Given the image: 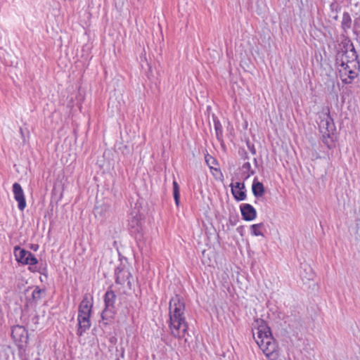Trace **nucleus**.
<instances>
[{
    "label": "nucleus",
    "mask_w": 360,
    "mask_h": 360,
    "mask_svg": "<svg viewBox=\"0 0 360 360\" xmlns=\"http://www.w3.org/2000/svg\"><path fill=\"white\" fill-rule=\"evenodd\" d=\"M333 134L334 132L322 133V141L330 149L335 146Z\"/></svg>",
    "instance_id": "obj_15"
},
{
    "label": "nucleus",
    "mask_w": 360,
    "mask_h": 360,
    "mask_svg": "<svg viewBox=\"0 0 360 360\" xmlns=\"http://www.w3.org/2000/svg\"><path fill=\"white\" fill-rule=\"evenodd\" d=\"M14 255L18 262L23 264L27 256L30 255V252L22 249L19 246H15L14 248Z\"/></svg>",
    "instance_id": "obj_13"
},
{
    "label": "nucleus",
    "mask_w": 360,
    "mask_h": 360,
    "mask_svg": "<svg viewBox=\"0 0 360 360\" xmlns=\"http://www.w3.org/2000/svg\"><path fill=\"white\" fill-rule=\"evenodd\" d=\"M169 328L172 336L181 339L188 330V323L185 316V304L184 300L176 295L169 301Z\"/></svg>",
    "instance_id": "obj_2"
},
{
    "label": "nucleus",
    "mask_w": 360,
    "mask_h": 360,
    "mask_svg": "<svg viewBox=\"0 0 360 360\" xmlns=\"http://www.w3.org/2000/svg\"><path fill=\"white\" fill-rule=\"evenodd\" d=\"M252 191L256 198L262 197L265 192L264 185L261 182L257 181L256 179L253 181Z\"/></svg>",
    "instance_id": "obj_14"
},
{
    "label": "nucleus",
    "mask_w": 360,
    "mask_h": 360,
    "mask_svg": "<svg viewBox=\"0 0 360 360\" xmlns=\"http://www.w3.org/2000/svg\"><path fill=\"white\" fill-rule=\"evenodd\" d=\"M354 62H342L339 68L340 77L343 83L350 84L356 77L357 73L354 70Z\"/></svg>",
    "instance_id": "obj_4"
},
{
    "label": "nucleus",
    "mask_w": 360,
    "mask_h": 360,
    "mask_svg": "<svg viewBox=\"0 0 360 360\" xmlns=\"http://www.w3.org/2000/svg\"><path fill=\"white\" fill-rule=\"evenodd\" d=\"M320 118L319 127L321 133H329L335 131V126L329 112L323 113Z\"/></svg>",
    "instance_id": "obj_7"
},
{
    "label": "nucleus",
    "mask_w": 360,
    "mask_h": 360,
    "mask_svg": "<svg viewBox=\"0 0 360 360\" xmlns=\"http://www.w3.org/2000/svg\"><path fill=\"white\" fill-rule=\"evenodd\" d=\"M92 307L93 298L89 295H85L78 309V329L77 333L79 336H82L90 328V317Z\"/></svg>",
    "instance_id": "obj_3"
},
{
    "label": "nucleus",
    "mask_w": 360,
    "mask_h": 360,
    "mask_svg": "<svg viewBox=\"0 0 360 360\" xmlns=\"http://www.w3.org/2000/svg\"><path fill=\"white\" fill-rule=\"evenodd\" d=\"M205 162L210 169L211 171L214 168V166L217 164V160L209 154L206 155L205 157Z\"/></svg>",
    "instance_id": "obj_19"
},
{
    "label": "nucleus",
    "mask_w": 360,
    "mask_h": 360,
    "mask_svg": "<svg viewBox=\"0 0 360 360\" xmlns=\"http://www.w3.org/2000/svg\"><path fill=\"white\" fill-rule=\"evenodd\" d=\"M212 174L215 176L216 179H221L223 178V174L220 169L214 168L212 171H211Z\"/></svg>",
    "instance_id": "obj_23"
},
{
    "label": "nucleus",
    "mask_w": 360,
    "mask_h": 360,
    "mask_svg": "<svg viewBox=\"0 0 360 360\" xmlns=\"http://www.w3.org/2000/svg\"><path fill=\"white\" fill-rule=\"evenodd\" d=\"M116 300V295L112 290H108L104 296V302L105 309L102 313V319L103 320H109L112 319L114 314V304Z\"/></svg>",
    "instance_id": "obj_6"
},
{
    "label": "nucleus",
    "mask_w": 360,
    "mask_h": 360,
    "mask_svg": "<svg viewBox=\"0 0 360 360\" xmlns=\"http://www.w3.org/2000/svg\"><path fill=\"white\" fill-rule=\"evenodd\" d=\"M25 328L21 327V326H15L12 329V335L13 336V338H15V333H20V334H22L25 333Z\"/></svg>",
    "instance_id": "obj_22"
},
{
    "label": "nucleus",
    "mask_w": 360,
    "mask_h": 360,
    "mask_svg": "<svg viewBox=\"0 0 360 360\" xmlns=\"http://www.w3.org/2000/svg\"><path fill=\"white\" fill-rule=\"evenodd\" d=\"M263 226L264 224L262 223L252 224L250 226L251 233L255 236H263V233L262 231Z\"/></svg>",
    "instance_id": "obj_18"
},
{
    "label": "nucleus",
    "mask_w": 360,
    "mask_h": 360,
    "mask_svg": "<svg viewBox=\"0 0 360 360\" xmlns=\"http://www.w3.org/2000/svg\"><path fill=\"white\" fill-rule=\"evenodd\" d=\"M253 337L260 349L269 360H276L278 349L272 336L270 328L262 319H257L253 323Z\"/></svg>",
    "instance_id": "obj_1"
},
{
    "label": "nucleus",
    "mask_w": 360,
    "mask_h": 360,
    "mask_svg": "<svg viewBox=\"0 0 360 360\" xmlns=\"http://www.w3.org/2000/svg\"><path fill=\"white\" fill-rule=\"evenodd\" d=\"M242 174L245 179H248L254 174L251 165L249 162H245L242 166Z\"/></svg>",
    "instance_id": "obj_16"
},
{
    "label": "nucleus",
    "mask_w": 360,
    "mask_h": 360,
    "mask_svg": "<svg viewBox=\"0 0 360 360\" xmlns=\"http://www.w3.org/2000/svg\"><path fill=\"white\" fill-rule=\"evenodd\" d=\"M13 193L15 200L18 202V208L22 211L26 207V200L24 191L18 183L13 184Z\"/></svg>",
    "instance_id": "obj_8"
},
{
    "label": "nucleus",
    "mask_w": 360,
    "mask_h": 360,
    "mask_svg": "<svg viewBox=\"0 0 360 360\" xmlns=\"http://www.w3.org/2000/svg\"><path fill=\"white\" fill-rule=\"evenodd\" d=\"M45 294V290L36 287L32 292V297L27 301V304H37L39 300H41L43 295Z\"/></svg>",
    "instance_id": "obj_12"
},
{
    "label": "nucleus",
    "mask_w": 360,
    "mask_h": 360,
    "mask_svg": "<svg viewBox=\"0 0 360 360\" xmlns=\"http://www.w3.org/2000/svg\"><path fill=\"white\" fill-rule=\"evenodd\" d=\"M310 158L311 160L314 161V160L320 158V155L317 151L313 150V151H311V153L310 154Z\"/></svg>",
    "instance_id": "obj_24"
},
{
    "label": "nucleus",
    "mask_w": 360,
    "mask_h": 360,
    "mask_svg": "<svg viewBox=\"0 0 360 360\" xmlns=\"http://www.w3.org/2000/svg\"><path fill=\"white\" fill-rule=\"evenodd\" d=\"M129 226L134 232H139L142 226V217L139 211H133L129 217Z\"/></svg>",
    "instance_id": "obj_9"
},
{
    "label": "nucleus",
    "mask_w": 360,
    "mask_h": 360,
    "mask_svg": "<svg viewBox=\"0 0 360 360\" xmlns=\"http://www.w3.org/2000/svg\"><path fill=\"white\" fill-rule=\"evenodd\" d=\"M231 193L238 201L244 200L246 198L245 185L243 183L236 182L231 184Z\"/></svg>",
    "instance_id": "obj_10"
},
{
    "label": "nucleus",
    "mask_w": 360,
    "mask_h": 360,
    "mask_svg": "<svg viewBox=\"0 0 360 360\" xmlns=\"http://www.w3.org/2000/svg\"><path fill=\"white\" fill-rule=\"evenodd\" d=\"M214 128L216 131V136L218 139H220V138L222 136V128L221 126V124L219 121L214 122Z\"/></svg>",
    "instance_id": "obj_21"
},
{
    "label": "nucleus",
    "mask_w": 360,
    "mask_h": 360,
    "mask_svg": "<svg viewBox=\"0 0 360 360\" xmlns=\"http://www.w3.org/2000/svg\"><path fill=\"white\" fill-rule=\"evenodd\" d=\"M115 274L116 283L122 285L124 288L131 289V283L130 278L131 276L127 267L122 265L117 266L115 269Z\"/></svg>",
    "instance_id": "obj_5"
},
{
    "label": "nucleus",
    "mask_w": 360,
    "mask_h": 360,
    "mask_svg": "<svg viewBox=\"0 0 360 360\" xmlns=\"http://www.w3.org/2000/svg\"><path fill=\"white\" fill-rule=\"evenodd\" d=\"M173 195L175 204L179 206L180 203V188L178 183L176 181H173Z\"/></svg>",
    "instance_id": "obj_17"
},
{
    "label": "nucleus",
    "mask_w": 360,
    "mask_h": 360,
    "mask_svg": "<svg viewBox=\"0 0 360 360\" xmlns=\"http://www.w3.org/2000/svg\"><path fill=\"white\" fill-rule=\"evenodd\" d=\"M240 212L243 218L245 221H252L257 217L255 209L250 204L245 203L240 205Z\"/></svg>",
    "instance_id": "obj_11"
},
{
    "label": "nucleus",
    "mask_w": 360,
    "mask_h": 360,
    "mask_svg": "<svg viewBox=\"0 0 360 360\" xmlns=\"http://www.w3.org/2000/svg\"><path fill=\"white\" fill-rule=\"evenodd\" d=\"M38 263V259L30 252V255L24 262L23 264L35 265Z\"/></svg>",
    "instance_id": "obj_20"
}]
</instances>
